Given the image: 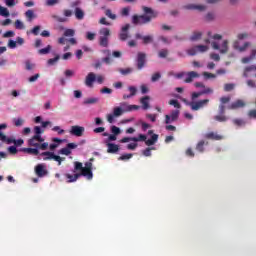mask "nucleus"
<instances>
[{
    "label": "nucleus",
    "instance_id": "obj_1",
    "mask_svg": "<svg viewBox=\"0 0 256 256\" xmlns=\"http://www.w3.org/2000/svg\"><path fill=\"white\" fill-rule=\"evenodd\" d=\"M74 174H65L67 183H75L80 177H85L87 181L93 180V163L86 162L83 166L81 162H74V169L72 170Z\"/></svg>",
    "mask_w": 256,
    "mask_h": 256
},
{
    "label": "nucleus",
    "instance_id": "obj_2",
    "mask_svg": "<svg viewBox=\"0 0 256 256\" xmlns=\"http://www.w3.org/2000/svg\"><path fill=\"white\" fill-rule=\"evenodd\" d=\"M143 15H134L132 17L133 25H147L157 17V12L147 6L142 7Z\"/></svg>",
    "mask_w": 256,
    "mask_h": 256
},
{
    "label": "nucleus",
    "instance_id": "obj_3",
    "mask_svg": "<svg viewBox=\"0 0 256 256\" xmlns=\"http://www.w3.org/2000/svg\"><path fill=\"white\" fill-rule=\"evenodd\" d=\"M99 45L101 47H109V37H111V29L101 28L99 30Z\"/></svg>",
    "mask_w": 256,
    "mask_h": 256
},
{
    "label": "nucleus",
    "instance_id": "obj_4",
    "mask_svg": "<svg viewBox=\"0 0 256 256\" xmlns=\"http://www.w3.org/2000/svg\"><path fill=\"white\" fill-rule=\"evenodd\" d=\"M212 49L220 51L221 55H227L229 53V40H223L221 46L217 42H211Z\"/></svg>",
    "mask_w": 256,
    "mask_h": 256
},
{
    "label": "nucleus",
    "instance_id": "obj_5",
    "mask_svg": "<svg viewBox=\"0 0 256 256\" xmlns=\"http://www.w3.org/2000/svg\"><path fill=\"white\" fill-rule=\"evenodd\" d=\"M209 51V46L207 45H196L187 50V55L190 57H195L198 53H207Z\"/></svg>",
    "mask_w": 256,
    "mask_h": 256
},
{
    "label": "nucleus",
    "instance_id": "obj_6",
    "mask_svg": "<svg viewBox=\"0 0 256 256\" xmlns=\"http://www.w3.org/2000/svg\"><path fill=\"white\" fill-rule=\"evenodd\" d=\"M34 172H35V175L40 178L47 177V175H49L47 164H44V163L36 165L34 168Z\"/></svg>",
    "mask_w": 256,
    "mask_h": 256
},
{
    "label": "nucleus",
    "instance_id": "obj_7",
    "mask_svg": "<svg viewBox=\"0 0 256 256\" xmlns=\"http://www.w3.org/2000/svg\"><path fill=\"white\" fill-rule=\"evenodd\" d=\"M7 129V124L2 123L0 124V141L2 143H6L7 145L15 144V138H9L5 133H3V130Z\"/></svg>",
    "mask_w": 256,
    "mask_h": 256
},
{
    "label": "nucleus",
    "instance_id": "obj_8",
    "mask_svg": "<svg viewBox=\"0 0 256 256\" xmlns=\"http://www.w3.org/2000/svg\"><path fill=\"white\" fill-rule=\"evenodd\" d=\"M209 103V99L199 100L198 102H189L187 105L191 107L192 111H199Z\"/></svg>",
    "mask_w": 256,
    "mask_h": 256
},
{
    "label": "nucleus",
    "instance_id": "obj_9",
    "mask_svg": "<svg viewBox=\"0 0 256 256\" xmlns=\"http://www.w3.org/2000/svg\"><path fill=\"white\" fill-rule=\"evenodd\" d=\"M129 29H131V24H126L121 28L119 33L120 41H127V39L131 37V35H129Z\"/></svg>",
    "mask_w": 256,
    "mask_h": 256
},
{
    "label": "nucleus",
    "instance_id": "obj_10",
    "mask_svg": "<svg viewBox=\"0 0 256 256\" xmlns=\"http://www.w3.org/2000/svg\"><path fill=\"white\" fill-rule=\"evenodd\" d=\"M124 110L122 107H115L112 114L107 115L108 123H113L115 117H121L123 115Z\"/></svg>",
    "mask_w": 256,
    "mask_h": 256
},
{
    "label": "nucleus",
    "instance_id": "obj_11",
    "mask_svg": "<svg viewBox=\"0 0 256 256\" xmlns=\"http://www.w3.org/2000/svg\"><path fill=\"white\" fill-rule=\"evenodd\" d=\"M70 133L76 137H83V133H85V127L79 125L71 126Z\"/></svg>",
    "mask_w": 256,
    "mask_h": 256
},
{
    "label": "nucleus",
    "instance_id": "obj_12",
    "mask_svg": "<svg viewBox=\"0 0 256 256\" xmlns=\"http://www.w3.org/2000/svg\"><path fill=\"white\" fill-rule=\"evenodd\" d=\"M147 59V54L139 52L137 55V69L141 70L145 67V62Z\"/></svg>",
    "mask_w": 256,
    "mask_h": 256
},
{
    "label": "nucleus",
    "instance_id": "obj_13",
    "mask_svg": "<svg viewBox=\"0 0 256 256\" xmlns=\"http://www.w3.org/2000/svg\"><path fill=\"white\" fill-rule=\"evenodd\" d=\"M199 77H201V75L196 71L186 72V79L184 80V83H193V79H199Z\"/></svg>",
    "mask_w": 256,
    "mask_h": 256
},
{
    "label": "nucleus",
    "instance_id": "obj_14",
    "mask_svg": "<svg viewBox=\"0 0 256 256\" xmlns=\"http://www.w3.org/2000/svg\"><path fill=\"white\" fill-rule=\"evenodd\" d=\"M185 9H188L190 11H207V6L205 5H197V4H188L185 6Z\"/></svg>",
    "mask_w": 256,
    "mask_h": 256
},
{
    "label": "nucleus",
    "instance_id": "obj_15",
    "mask_svg": "<svg viewBox=\"0 0 256 256\" xmlns=\"http://www.w3.org/2000/svg\"><path fill=\"white\" fill-rule=\"evenodd\" d=\"M96 81V75L93 72L88 73V75L85 78V85L87 87H93V83Z\"/></svg>",
    "mask_w": 256,
    "mask_h": 256
},
{
    "label": "nucleus",
    "instance_id": "obj_16",
    "mask_svg": "<svg viewBox=\"0 0 256 256\" xmlns=\"http://www.w3.org/2000/svg\"><path fill=\"white\" fill-rule=\"evenodd\" d=\"M189 39L193 43H197V42L201 41V39H203V32H201V31H194V32H192V34H191Z\"/></svg>",
    "mask_w": 256,
    "mask_h": 256
},
{
    "label": "nucleus",
    "instance_id": "obj_17",
    "mask_svg": "<svg viewBox=\"0 0 256 256\" xmlns=\"http://www.w3.org/2000/svg\"><path fill=\"white\" fill-rule=\"evenodd\" d=\"M42 155L45 156V159L51 160L53 159L54 161H63V158L58 155H54L53 152H44Z\"/></svg>",
    "mask_w": 256,
    "mask_h": 256
},
{
    "label": "nucleus",
    "instance_id": "obj_18",
    "mask_svg": "<svg viewBox=\"0 0 256 256\" xmlns=\"http://www.w3.org/2000/svg\"><path fill=\"white\" fill-rule=\"evenodd\" d=\"M149 101H151L150 96H144L140 99V103H141L143 109H145V110L151 109V106L149 105Z\"/></svg>",
    "mask_w": 256,
    "mask_h": 256
},
{
    "label": "nucleus",
    "instance_id": "obj_19",
    "mask_svg": "<svg viewBox=\"0 0 256 256\" xmlns=\"http://www.w3.org/2000/svg\"><path fill=\"white\" fill-rule=\"evenodd\" d=\"M74 15L76 17V19H78V21H81L85 18V12L83 11V9L76 7L74 10Z\"/></svg>",
    "mask_w": 256,
    "mask_h": 256
},
{
    "label": "nucleus",
    "instance_id": "obj_20",
    "mask_svg": "<svg viewBox=\"0 0 256 256\" xmlns=\"http://www.w3.org/2000/svg\"><path fill=\"white\" fill-rule=\"evenodd\" d=\"M206 139H214V141H221V139H223V136L215 132H209L206 134Z\"/></svg>",
    "mask_w": 256,
    "mask_h": 256
},
{
    "label": "nucleus",
    "instance_id": "obj_21",
    "mask_svg": "<svg viewBox=\"0 0 256 256\" xmlns=\"http://www.w3.org/2000/svg\"><path fill=\"white\" fill-rule=\"evenodd\" d=\"M241 107H245V103L243 100H237L229 106V109H239Z\"/></svg>",
    "mask_w": 256,
    "mask_h": 256
},
{
    "label": "nucleus",
    "instance_id": "obj_22",
    "mask_svg": "<svg viewBox=\"0 0 256 256\" xmlns=\"http://www.w3.org/2000/svg\"><path fill=\"white\" fill-rule=\"evenodd\" d=\"M122 109L123 111H133V109H140V106L138 105H129V104H126V103H123L122 104Z\"/></svg>",
    "mask_w": 256,
    "mask_h": 256
},
{
    "label": "nucleus",
    "instance_id": "obj_23",
    "mask_svg": "<svg viewBox=\"0 0 256 256\" xmlns=\"http://www.w3.org/2000/svg\"><path fill=\"white\" fill-rule=\"evenodd\" d=\"M108 153H117L119 151V145L108 143Z\"/></svg>",
    "mask_w": 256,
    "mask_h": 256
},
{
    "label": "nucleus",
    "instance_id": "obj_24",
    "mask_svg": "<svg viewBox=\"0 0 256 256\" xmlns=\"http://www.w3.org/2000/svg\"><path fill=\"white\" fill-rule=\"evenodd\" d=\"M158 139H159V135L153 134L151 139L146 140V145H148V147H151V145H153L154 143H157Z\"/></svg>",
    "mask_w": 256,
    "mask_h": 256
},
{
    "label": "nucleus",
    "instance_id": "obj_25",
    "mask_svg": "<svg viewBox=\"0 0 256 256\" xmlns=\"http://www.w3.org/2000/svg\"><path fill=\"white\" fill-rule=\"evenodd\" d=\"M25 17L27 21L32 22L33 19H35V17L37 16L35 15V12L33 10H28L25 12Z\"/></svg>",
    "mask_w": 256,
    "mask_h": 256
},
{
    "label": "nucleus",
    "instance_id": "obj_26",
    "mask_svg": "<svg viewBox=\"0 0 256 256\" xmlns=\"http://www.w3.org/2000/svg\"><path fill=\"white\" fill-rule=\"evenodd\" d=\"M253 59H256V50H253L250 57H245L242 59V63H251Z\"/></svg>",
    "mask_w": 256,
    "mask_h": 256
},
{
    "label": "nucleus",
    "instance_id": "obj_27",
    "mask_svg": "<svg viewBox=\"0 0 256 256\" xmlns=\"http://www.w3.org/2000/svg\"><path fill=\"white\" fill-rule=\"evenodd\" d=\"M96 103H99V98L92 97L84 100V105H95Z\"/></svg>",
    "mask_w": 256,
    "mask_h": 256
},
{
    "label": "nucleus",
    "instance_id": "obj_28",
    "mask_svg": "<svg viewBox=\"0 0 256 256\" xmlns=\"http://www.w3.org/2000/svg\"><path fill=\"white\" fill-rule=\"evenodd\" d=\"M61 59V56L56 55L55 58H51L47 61V65H49L50 67H53V65H57L58 61Z\"/></svg>",
    "mask_w": 256,
    "mask_h": 256
},
{
    "label": "nucleus",
    "instance_id": "obj_29",
    "mask_svg": "<svg viewBox=\"0 0 256 256\" xmlns=\"http://www.w3.org/2000/svg\"><path fill=\"white\" fill-rule=\"evenodd\" d=\"M158 57L160 59H167V57H169V50L167 49H162L158 52Z\"/></svg>",
    "mask_w": 256,
    "mask_h": 256
},
{
    "label": "nucleus",
    "instance_id": "obj_30",
    "mask_svg": "<svg viewBox=\"0 0 256 256\" xmlns=\"http://www.w3.org/2000/svg\"><path fill=\"white\" fill-rule=\"evenodd\" d=\"M8 157L9 155H17L19 153V150H17V146H10L7 148Z\"/></svg>",
    "mask_w": 256,
    "mask_h": 256
},
{
    "label": "nucleus",
    "instance_id": "obj_31",
    "mask_svg": "<svg viewBox=\"0 0 256 256\" xmlns=\"http://www.w3.org/2000/svg\"><path fill=\"white\" fill-rule=\"evenodd\" d=\"M24 152L29 155H39V150L37 148H25Z\"/></svg>",
    "mask_w": 256,
    "mask_h": 256
},
{
    "label": "nucleus",
    "instance_id": "obj_32",
    "mask_svg": "<svg viewBox=\"0 0 256 256\" xmlns=\"http://www.w3.org/2000/svg\"><path fill=\"white\" fill-rule=\"evenodd\" d=\"M142 41L144 45H149V43H153L154 41L153 35L144 36Z\"/></svg>",
    "mask_w": 256,
    "mask_h": 256
},
{
    "label": "nucleus",
    "instance_id": "obj_33",
    "mask_svg": "<svg viewBox=\"0 0 256 256\" xmlns=\"http://www.w3.org/2000/svg\"><path fill=\"white\" fill-rule=\"evenodd\" d=\"M215 121H218L219 123H225V121H227V116H225L224 114H219L214 116Z\"/></svg>",
    "mask_w": 256,
    "mask_h": 256
},
{
    "label": "nucleus",
    "instance_id": "obj_34",
    "mask_svg": "<svg viewBox=\"0 0 256 256\" xmlns=\"http://www.w3.org/2000/svg\"><path fill=\"white\" fill-rule=\"evenodd\" d=\"M105 15H106V17H108L109 19H112V21H115V19H117V15L113 14V12L111 11V9H106V10H105Z\"/></svg>",
    "mask_w": 256,
    "mask_h": 256
},
{
    "label": "nucleus",
    "instance_id": "obj_35",
    "mask_svg": "<svg viewBox=\"0 0 256 256\" xmlns=\"http://www.w3.org/2000/svg\"><path fill=\"white\" fill-rule=\"evenodd\" d=\"M39 55H47L51 53V45H48L46 48L38 50Z\"/></svg>",
    "mask_w": 256,
    "mask_h": 256
},
{
    "label": "nucleus",
    "instance_id": "obj_36",
    "mask_svg": "<svg viewBox=\"0 0 256 256\" xmlns=\"http://www.w3.org/2000/svg\"><path fill=\"white\" fill-rule=\"evenodd\" d=\"M235 87H236V85L233 83H226V84H224V91L229 93V91H233V89H235Z\"/></svg>",
    "mask_w": 256,
    "mask_h": 256
},
{
    "label": "nucleus",
    "instance_id": "obj_37",
    "mask_svg": "<svg viewBox=\"0 0 256 256\" xmlns=\"http://www.w3.org/2000/svg\"><path fill=\"white\" fill-rule=\"evenodd\" d=\"M64 37H75L74 29H64Z\"/></svg>",
    "mask_w": 256,
    "mask_h": 256
},
{
    "label": "nucleus",
    "instance_id": "obj_38",
    "mask_svg": "<svg viewBox=\"0 0 256 256\" xmlns=\"http://www.w3.org/2000/svg\"><path fill=\"white\" fill-rule=\"evenodd\" d=\"M202 75L204 79H217V75L211 72H203Z\"/></svg>",
    "mask_w": 256,
    "mask_h": 256
},
{
    "label": "nucleus",
    "instance_id": "obj_39",
    "mask_svg": "<svg viewBox=\"0 0 256 256\" xmlns=\"http://www.w3.org/2000/svg\"><path fill=\"white\" fill-rule=\"evenodd\" d=\"M119 73H121V75H131V73H133V68H120Z\"/></svg>",
    "mask_w": 256,
    "mask_h": 256
},
{
    "label": "nucleus",
    "instance_id": "obj_40",
    "mask_svg": "<svg viewBox=\"0 0 256 256\" xmlns=\"http://www.w3.org/2000/svg\"><path fill=\"white\" fill-rule=\"evenodd\" d=\"M249 47H251V42H245V43L243 44V46H240V48L238 49V51H239L240 53H243V52L247 51V49H249Z\"/></svg>",
    "mask_w": 256,
    "mask_h": 256
},
{
    "label": "nucleus",
    "instance_id": "obj_41",
    "mask_svg": "<svg viewBox=\"0 0 256 256\" xmlns=\"http://www.w3.org/2000/svg\"><path fill=\"white\" fill-rule=\"evenodd\" d=\"M61 0H46L47 7H53L54 5H59Z\"/></svg>",
    "mask_w": 256,
    "mask_h": 256
},
{
    "label": "nucleus",
    "instance_id": "obj_42",
    "mask_svg": "<svg viewBox=\"0 0 256 256\" xmlns=\"http://www.w3.org/2000/svg\"><path fill=\"white\" fill-rule=\"evenodd\" d=\"M0 15H2V17H9V10L3 6H0Z\"/></svg>",
    "mask_w": 256,
    "mask_h": 256
},
{
    "label": "nucleus",
    "instance_id": "obj_43",
    "mask_svg": "<svg viewBox=\"0 0 256 256\" xmlns=\"http://www.w3.org/2000/svg\"><path fill=\"white\" fill-rule=\"evenodd\" d=\"M7 7H15L19 0H4Z\"/></svg>",
    "mask_w": 256,
    "mask_h": 256
},
{
    "label": "nucleus",
    "instance_id": "obj_44",
    "mask_svg": "<svg viewBox=\"0 0 256 256\" xmlns=\"http://www.w3.org/2000/svg\"><path fill=\"white\" fill-rule=\"evenodd\" d=\"M159 79H161V73H159V72H156L151 76L152 83H157V81H159Z\"/></svg>",
    "mask_w": 256,
    "mask_h": 256
},
{
    "label": "nucleus",
    "instance_id": "obj_45",
    "mask_svg": "<svg viewBox=\"0 0 256 256\" xmlns=\"http://www.w3.org/2000/svg\"><path fill=\"white\" fill-rule=\"evenodd\" d=\"M131 12V8L130 7H124L121 10V15L122 17H129V13Z\"/></svg>",
    "mask_w": 256,
    "mask_h": 256
},
{
    "label": "nucleus",
    "instance_id": "obj_46",
    "mask_svg": "<svg viewBox=\"0 0 256 256\" xmlns=\"http://www.w3.org/2000/svg\"><path fill=\"white\" fill-rule=\"evenodd\" d=\"M23 123H25V119L23 118L14 119L15 127H22Z\"/></svg>",
    "mask_w": 256,
    "mask_h": 256
},
{
    "label": "nucleus",
    "instance_id": "obj_47",
    "mask_svg": "<svg viewBox=\"0 0 256 256\" xmlns=\"http://www.w3.org/2000/svg\"><path fill=\"white\" fill-rule=\"evenodd\" d=\"M14 26L16 29H25V24L21 20H16Z\"/></svg>",
    "mask_w": 256,
    "mask_h": 256
},
{
    "label": "nucleus",
    "instance_id": "obj_48",
    "mask_svg": "<svg viewBox=\"0 0 256 256\" xmlns=\"http://www.w3.org/2000/svg\"><path fill=\"white\" fill-rule=\"evenodd\" d=\"M251 71H256V66H250L246 68L243 74L244 77H249V73H251Z\"/></svg>",
    "mask_w": 256,
    "mask_h": 256
},
{
    "label": "nucleus",
    "instance_id": "obj_49",
    "mask_svg": "<svg viewBox=\"0 0 256 256\" xmlns=\"http://www.w3.org/2000/svg\"><path fill=\"white\" fill-rule=\"evenodd\" d=\"M202 95H211L213 94L214 90L211 87H206L204 88V90L201 91Z\"/></svg>",
    "mask_w": 256,
    "mask_h": 256
},
{
    "label": "nucleus",
    "instance_id": "obj_50",
    "mask_svg": "<svg viewBox=\"0 0 256 256\" xmlns=\"http://www.w3.org/2000/svg\"><path fill=\"white\" fill-rule=\"evenodd\" d=\"M96 35L95 32H87L86 39H88V41H95Z\"/></svg>",
    "mask_w": 256,
    "mask_h": 256
},
{
    "label": "nucleus",
    "instance_id": "obj_51",
    "mask_svg": "<svg viewBox=\"0 0 256 256\" xmlns=\"http://www.w3.org/2000/svg\"><path fill=\"white\" fill-rule=\"evenodd\" d=\"M132 141H134L135 143H137V141H147V136L140 134L139 137H133Z\"/></svg>",
    "mask_w": 256,
    "mask_h": 256
},
{
    "label": "nucleus",
    "instance_id": "obj_52",
    "mask_svg": "<svg viewBox=\"0 0 256 256\" xmlns=\"http://www.w3.org/2000/svg\"><path fill=\"white\" fill-rule=\"evenodd\" d=\"M172 121H177L179 117V110H173L170 115Z\"/></svg>",
    "mask_w": 256,
    "mask_h": 256
},
{
    "label": "nucleus",
    "instance_id": "obj_53",
    "mask_svg": "<svg viewBox=\"0 0 256 256\" xmlns=\"http://www.w3.org/2000/svg\"><path fill=\"white\" fill-rule=\"evenodd\" d=\"M4 39H9L11 37H15V32L12 30H9L3 34Z\"/></svg>",
    "mask_w": 256,
    "mask_h": 256
},
{
    "label": "nucleus",
    "instance_id": "obj_54",
    "mask_svg": "<svg viewBox=\"0 0 256 256\" xmlns=\"http://www.w3.org/2000/svg\"><path fill=\"white\" fill-rule=\"evenodd\" d=\"M128 90L130 91V97H135V95H137V88L135 86L128 87Z\"/></svg>",
    "mask_w": 256,
    "mask_h": 256
},
{
    "label": "nucleus",
    "instance_id": "obj_55",
    "mask_svg": "<svg viewBox=\"0 0 256 256\" xmlns=\"http://www.w3.org/2000/svg\"><path fill=\"white\" fill-rule=\"evenodd\" d=\"M237 39L243 41V39H249V34L247 32L240 33L237 35Z\"/></svg>",
    "mask_w": 256,
    "mask_h": 256
},
{
    "label": "nucleus",
    "instance_id": "obj_56",
    "mask_svg": "<svg viewBox=\"0 0 256 256\" xmlns=\"http://www.w3.org/2000/svg\"><path fill=\"white\" fill-rule=\"evenodd\" d=\"M34 133L35 135H43V133H45V130L41 129L39 126H35Z\"/></svg>",
    "mask_w": 256,
    "mask_h": 256
},
{
    "label": "nucleus",
    "instance_id": "obj_57",
    "mask_svg": "<svg viewBox=\"0 0 256 256\" xmlns=\"http://www.w3.org/2000/svg\"><path fill=\"white\" fill-rule=\"evenodd\" d=\"M102 61L106 63V65H112L113 64V57L108 56L106 58H103Z\"/></svg>",
    "mask_w": 256,
    "mask_h": 256
},
{
    "label": "nucleus",
    "instance_id": "obj_58",
    "mask_svg": "<svg viewBox=\"0 0 256 256\" xmlns=\"http://www.w3.org/2000/svg\"><path fill=\"white\" fill-rule=\"evenodd\" d=\"M48 148H49V143L48 142L38 144V149H41L42 151H46V149H48Z\"/></svg>",
    "mask_w": 256,
    "mask_h": 256
},
{
    "label": "nucleus",
    "instance_id": "obj_59",
    "mask_svg": "<svg viewBox=\"0 0 256 256\" xmlns=\"http://www.w3.org/2000/svg\"><path fill=\"white\" fill-rule=\"evenodd\" d=\"M59 154H60V155H71V150H69L67 147H66V148H62V149L59 151Z\"/></svg>",
    "mask_w": 256,
    "mask_h": 256
},
{
    "label": "nucleus",
    "instance_id": "obj_60",
    "mask_svg": "<svg viewBox=\"0 0 256 256\" xmlns=\"http://www.w3.org/2000/svg\"><path fill=\"white\" fill-rule=\"evenodd\" d=\"M28 143L30 147H39V143H37V140H34L33 137L28 141Z\"/></svg>",
    "mask_w": 256,
    "mask_h": 256
},
{
    "label": "nucleus",
    "instance_id": "obj_61",
    "mask_svg": "<svg viewBox=\"0 0 256 256\" xmlns=\"http://www.w3.org/2000/svg\"><path fill=\"white\" fill-rule=\"evenodd\" d=\"M111 131L114 135H119L121 133V129L117 126H112Z\"/></svg>",
    "mask_w": 256,
    "mask_h": 256
},
{
    "label": "nucleus",
    "instance_id": "obj_62",
    "mask_svg": "<svg viewBox=\"0 0 256 256\" xmlns=\"http://www.w3.org/2000/svg\"><path fill=\"white\" fill-rule=\"evenodd\" d=\"M8 47H9V49H15V47H17V41L9 40Z\"/></svg>",
    "mask_w": 256,
    "mask_h": 256
},
{
    "label": "nucleus",
    "instance_id": "obj_63",
    "mask_svg": "<svg viewBox=\"0 0 256 256\" xmlns=\"http://www.w3.org/2000/svg\"><path fill=\"white\" fill-rule=\"evenodd\" d=\"M64 75H65V77H67L69 79L70 77H73V75H75V71L66 70V71H64Z\"/></svg>",
    "mask_w": 256,
    "mask_h": 256
},
{
    "label": "nucleus",
    "instance_id": "obj_64",
    "mask_svg": "<svg viewBox=\"0 0 256 256\" xmlns=\"http://www.w3.org/2000/svg\"><path fill=\"white\" fill-rule=\"evenodd\" d=\"M63 15H64V17H71L73 15V10L64 9Z\"/></svg>",
    "mask_w": 256,
    "mask_h": 256
}]
</instances>
